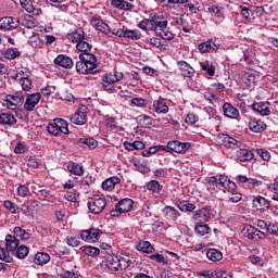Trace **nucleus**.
<instances>
[{"label": "nucleus", "instance_id": "nucleus-1", "mask_svg": "<svg viewBox=\"0 0 278 278\" xmlns=\"http://www.w3.org/2000/svg\"><path fill=\"white\" fill-rule=\"evenodd\" d=\"M142 31H154L155 36L162 38V40H173L175 34L168 28V17L162 12L151 14L149 18H143L137 24Z\"/></svg>", "mask_w": 278, "mask_h": 278}, {"label": "nucleus", "instance_id": "nucleus-2", "mask_svg": "<svg viewBox=\"0 0 278 278\" xmlns=\"http://www.w3.org/2000/svg\"><path fill=\"white\" fill-rule=\"evenodd\" d=\"M76 62V71L80 75H94L97 73V55L94 53H80Z\"/></svg>", "mask_w": 278, "mask_h": 278}, {"label": "nucleus", "instance_id": "nucleus-3", "mask_svg": "<svg viewBox=\"0 0 278 278\" xmlns=\"http://www.w3.org/2000/svg\"><path fill=\"white\" fill-rule=\"evenodd\" d=\"M207 188L214 190V188H219V190H224L227 192H233L237 188L236 182L229 179L227 175H215L208 176L205 178Z\"/></svg>", "mask_w": 278, "mask_h": 278}, {"label": "nucleus", "instance_id": "nucleus-4", "mask_svg": "<svg viewBox=\"0 0 278 278\" xmlns=\"http://www.w3.org/2000/svg\"><path fill=\"white\" fill-rule=\"evenodd\" d=\"M47 131L51 134V136H68V122L64 118H54L47 126Z\"/></svg>", "mask_w": 278, "mask_h": 278}, {"label": "nucleus", "instance_id": "nucleus-5", "mask_svg": "<svg viewBox=\"0 0 278 278\" xmlns=\"http://www.w3.org/2000/svg\"><path fill=\"white\" fill-rule=\"evenodd\" d=\"M190 147H192L190 142H181L179 140L168 141L166 144L167 153H170L172 155L173 153L184 154Z\"/></svg>", "mask_w": 278, "mask_h": 278}, {"label": "nucleus", "instance_id": "nucleus-6", "mask_svg": "<svg viewBox=\"0 0 278 278\" xmlns=\"http://www.w3.org/2000/svg\"><path fill=\"white\" fill-rule=\"evenodd\" d=\"M134 208V200L126 198L121 200L116 206L115 210L111 211V216H121V214H126V212H131Z\"/></svg>", "mask_w": 278, "mask_h": 278}, {"label": "nucleus", "instance_id": "nucleus-7", "mask_svg": "<svg viewBox=\"0 0 278 278\" xmlns=\"http://www.w3.org/2000/svg\"><path fill=\"white\" fill-rule=\"evenodd\" d=\"M23 103H25V96L23 92L7 96L5 105L9 110H18Z\"/></svg>", "mask_w": 278, "mask_h": 278}, {"label": "nucleus", "instance_id": "nucleus-8", "mask_svg": "<svg viewBox=\"0 0 278 278\" xmlns=\"http://www.w3.org/2000/svg\"><path fill=\"white\" fill-rule=\"evenodd\" d=\"M108 205V202L105 201V198H89L88 200V208L92 214H101L103 210H105Z\"/></svg>", "mask_w": 278, "mask_h": 278}, {"label": "nucleus", "instance_id": "nucleus-9", "mask_svg": "<svg viewBox=\"0 0 278 278\" xmlns=\"http://www.w3.org/2000/svg\"><path fill=\"white\" fill-rule=\"evenodd\" d=\"M101 236H103V230L99 228L83 230L80 233L81 240L89 243L99 242V240H101Z\"/></svg>", "mask_w": 278, "mask_h": 278}, {"label": "nucleus", "instance_id": "nucleus-10", "mask_svg": "<svg viewBox=\"0 0 278 278\" xmlns=\"http://www.w3.org/2000/svg\"><path fill=\"white\" fill-rule=\"evenodd\" d=\"M212 218V208L204 206L193 214L195 225H205Z\"/></svg>", "mask_w": 278, "mask_h": 278}, {"label": "nucleus", "instance_id": "nucleus-11", "mask_svg": "<svg viewBox=\"0 0 278 278\" xmlns=\"http://www.w3.org/2000/svg\"><path fill=\"white\" fill-rule=\"evenodd\" d=\"M220 49V42L216 39H208L198 46L200 53H216Z\"/></svg>", "mask_w": 278, "mask_h": 278}, {"label": "nucleus", "instance_id": "nucleus-12", "mask_svg": "<svg viewBox=\"0 0 278 278\" xmlns=\"http://www.w3.org/2000/svg\"><path fill=\"white\" fill-rule=\"evenodd\" d=\"M242 233L248 240H264V238H266V233L251 225H245L242 229Z\"/></svg>", "mask_w": 278, "mask_h": 278}, {"label": "nucleus", "instance_id": "nucleus-13", "mask_svg": "<svg viewBox=\"0 0 278 278\" xmlns=\"http://www.w3.org/2000/svg\"><path fill=\"white\" fill-rule=\"evenodd\" d=\"M21 22L16 17L4 16L0 18V29L2 31H12V29L18 28Z\"/></svg>", "mask_w": 278, "mask_h": 278}, {"label": "nucleus", "instance_id": "nucleus-14", "mask_svg": "<svg viewBox=\"0 0 278 278\" xmlns=\"http://www.w3.org/2000/svg\"><path fill=\"white\" fill-rule=\"evenodd\" d=\"M40 99H42V94H40V92L26 94L24 110L26 112H34V110H36L37 104L40 103Z\"/></svg>", "mask_w": 278, "mask_h": 278}, {"label": "nucleus", "instance_id": "nucleus-15", "mask_svg": "<svg viewBox=\"0 0 278 278\" xmlns=\"http://www.w3.org/2000/svg\"><path fill=\"white\" fill-rule=\"evenodd\" d=\"M115 36L118 38H127L128 40H140L142 38V33L138 29H123L119 28L115 31Z\"/></svg>", "mask_w": 278, "mask_h": 278}, {"label": "nucleus", "instance_id": "nucleus-16", "mask_svg": "<svg viewBox=\"0 0 278 278\" xmlns=\"http://www.w3.org/2000/svg\"><path fill=\"white\" fill-rule=\"evenodd\" d=\"M20 4L25 11L28 12V14H33V16H40V14H42V9H40V5L31 0H20Z\"/></svg>", "mask_w": 278, "mask_h": 278}, {"label": "nucleus", "instance_id": "nucleus-17", "mask_svg": "<svg viewBox=\"0 0 278 278\" xmlns=\"http://www.w3.org/2000/svg\"><path fill=\"white\" fill-rule=\"evenodd\" d=\"M116 76L112 73L106 74L102 77V87L106 92H116Z\"/></svg>", "mask_w": 278, "mask_h": 278}, {"label": "nucleus", "instance_id": "nucleus-18", "mask_svg": "<svg viewBox=\"0 0 278 278\" xmlns=\"http://www.w3.org/2000/svg\"><path fill=\"white\" fill-rule=\"evenodd\" d=\"M153 110L156 114H168V100L160 96L153 101Z\"/></svg>", "mask_w": 278, "mask_h": 278}, {"label": "nucleus", "instance_id": "nucleus-19", "mask_svg": "<svg viewBox=\"0 0 278 278\" xmlns=\"http://www.w3.org/2000/svg\"><path fill=\"white\" fill-rule=\"evenodd\" d=\"M248 126L253 134H263V131L268 129V125H266L264 121L257 118H250Z\"/></svg>", "mask_w": 278, "mask_h": 278}, {"label": "nucleus", "instance_id": "nucleus-20", "mask_svg": "<svg viewBox=\"0 0 278 278\" xmlns=\"http://www.w3.org/2000/svg\"><path fill=\"white\" fill-rule=\"evenodd\" d=\"M177 66L180 71L182 77H187L188 79H192L194 77L197 71L186 61H177Z\"/></svg>", "mask_w": 278, "mask_h": 278}, {"label": "nucleus", "instance_id": "nucleus-21", "mask_svg": "<svg viewBox=\"0 0 278 278\" xmlns=\"http://www.w3.org/2000/svg\"><path fill=\"white\" fill-rule=\"evenodd\" d=\"M53 62L55 66H61V68L71 70L75 66L73 59L66 54H59Z\"/></svg>", "mask_w": 278, "mask_h": 278}, {"label": "nucleus", "instance_id": "nucleus-22", "mask_svg": "<svg viewBox=\"0 0 278 278\" xmlns=\"http://www.w3.org/2000/svg\"><path fill=\"white\" fill-rule=\"evenodd\" d=\"M90 25H92V27L97 29V31H101L105 35L110 34V26L105 24V22H103V20H101L100 17L92 16L90 20Z\"/></svg>", "mask_w": 278, "mask_h": 278}, {"label": "nucleus", "instance_id": "nucleus-23", "mask_svg": "<svg viewBox=\"0 0 278 278\" xmlns=\"http://www.w3.org/2000/svg\"><path fill=\"white\" fill-rule=\"evenodd\" d=\"M223 112L226 118L238 119L240 117V111L232 106V104L229 102H225L223 104Z\"/></svg>", "mask_w": 278, "mask_h": 278}, {"label": "nucleus", "instance_id": "nucleus-24", "mask_svg": "<svg viewBox=\"0 0 278 278\" xmlns=\"http://www.w3.org/2000/svg\"><path fill=\"white\" fill-rule=\"evenodd\" d=\"M252 205L253 207H255V210H260L262 212L270 210V202H268V200H266V198L262 195H257L256 198H254L252 201Z\"/></svg>", "mask_w": 278, "mask_h": 278}, {"label": "nucleus", "instance_id": "nucleus-25", "mask_svg": "<svg viewBox=\"0 0 278 278\" xmlns=\"http://www.w3.org/2000/svg\"><path fill=\"white\" fill-rule=\"evenodd\" d=\"M16 116L12 112L0 113V125H5L7 127H13L16 125Z\"/></svg>", "mask_w": 278, "mask_h": 278}, {"label": "nucleus", "instance_id": "nucleus-26", "mask_svg": "<svg viewBox=\"0 0 278 278\" xmlns=\"http://www.w3.org/2000/svg\"><path fill=\"white\" fill-rule=\"evenodd\" d=\"M67 40H71V42H76L77 45L83 40H86V33L84 31V28H77L67 34Z\"/></svg>", "mask_w": 278, "mask_h": 278}, {"label": "nucleus", "instance_id": "nucleus-27", "mask_svg": "<svg viewBox=\"0 0 278 278\" xmlns=\"http://www.w3.org/2000/svg\"><path fill=\"white\" fill-rule=\"evenodd\" d=\"M111 5L116 8V10H123L124 12H131L136 5L134 3L127 2L125 0H112Z\"/></svg>", "mask_w": 278, "mask_h": 278}, {"label": "nucleus", "instance_id": "nucleus-28", "mask_svg": "<svg viewBox=\"0 0 278 278\" xmlns=\"http://www.w3.org/2000/svg\"><path fill=\"white\" fill-rule=\"evenodd\" d=\"M71 123H73L74 125H86L87 122V113L86 111H81V109H79L71 118H70Z\"/></svg>", "mask_w": 278, "mask_h": 278}, {"label": "nucleus", "instance_id": "nucleus-29", "mask_svg": "<svg viewBox=\"0 0 278 278\" xmlns=\"http://www.w3.org/2000/svg\"><path fill=\"white\" fill-rule=\"evenodd\" d=\"M252 110L261 114V116H268L270 114V108L264 102H254L252 104Z\"/></svg>", "mask_w": 278, "mask_h": 278}, {"label": "nucleus", "instance_id": "nucleus-30", "mask_svg": "<svg viewBox=\"0 0 278 278\" xmlns=\"http://www.w3.org/2000/svg\"><path fill=\"white\" fill-rule=\"evenodd\" d=\"M199 64H200L201 71H203L205 75H208V77H214L216 75V66H214V63L210 61H203V62H200Z\"/></svg>", "mask_w": 278, "mask_h": 278}, {"label": "nucleus", "instance_id": "nucleus-31", "mask_svg": "<svg viewBox=\"0 0 278 278\" xmlns=\"http://www.w3.org/2000/svg\"><path fill=\"white\" fill-rule=\"evenodd\" d=\"M117 184H121V178H118L117 176H112L102 182V190H106L110 192L114 190V188H116Z\"/></svg>", "mask_w": 278, "mask_h": 278}, {"label": "nucleus", "instance_id": "nucleus-32", "mask_svg": "<svg viewBox=\"0 0 278 278\" xmlns=\"http://www.w3.org/2000/svg\"><path fill=\"white\" fill-rule=\"evenodd\" d=\"M18 244H21V241H18V239H16L15 236L12 235H8L5 237V249L7 251H11L14 252L17 250Z\"/></svg>", "mask_w": 278, "mask_h": 278}, {"label": "nucleus", "instance_id": "nucleus-33", "mask_svg": "<svg viewBox=\"0 0 278 278\" xmlns=\"http://www.w3.org/2000/svg\"><path fill=\"white\" fill-rule=\"evenodd\" d=\"M163 214L167 220H177V218L181 216V213L173 206H165L163 208Z\"/></svg>", "mask_w": 278, "mask_h": 278}, {"label": "nucleus", "instance_id": "nucleus-34", "mask_svg": "<svg viewBox=\"0 0 278 278\" xmlns=\"http://www.w3.org/2000/svg\"><path fill=\"white\" fill-rule=\"evenodd\" d=\"M105 266L109 270H119L118 255L106 256Z\"/></svg>", "mask_w": 278, "mask_h": 278}, {"label": "nucleus", "instance_id": "nucleus-35", "mask_svg": "<svg viewBox=\"0 0 278 278\" xmlns=\"http://www.w3.org/2000/svg\"><path fill=\"white\" fill-rule=\"evenodd\" d=\"M34 262L37 266H45V264H49V262H51V256L49 255V253L38 252L35 255Z\"/></svg>", "mask_w": 278, "mask_h": 278}, {"label": "nucleus", "instance_id": "nucleus-36", "mask_svg": "<svg viewBox=\"0 0 278 278\" xmlns=\"http://www.w3.org/2000/svg\"><path fill=\"white\" fill-rule=\"evenodd\" d=\"M28 45H30L33 49H42V47H45V40L40 38L39 34H35L28 38Z\"/></svg>", "mask_w": 278, "mask_h": 278}, {"label": "nucleus", "instance_id": "nucleus-37", "mask_svg": "<svg viewBox=\"0 0 278 278\" xmlns=\"http://www.w3.org/2000/svg\"><path fill=\"white\" fill-rule=\"evenodd\" d=\"M223 141L225 142V147H227V149H240V147H242L241 141L233 139L229 135H224Z\"/></svg>", "mask_w": 278, "mask_h": 278}, {"label": "nucleus", "instance_id": "nucleus-38", "mask_svg": "<svg viewBox=\"0 0 278 278\" xmlns=\"http://www.w3.org/2000/svg\"><path fill=\"white\" fill-rule=\"evenodd\" d=\"M76 144H86L88 149H97V147H99V141H97L92 137H84V138H79L76 141Z\"/></svg>", "mask_w": 278, "mask_h": 278}, {"label": "nucleus", "instance_id": "nucleus-39", "mask_svg": "<svg viewBox=\"0 0 278 278\" xmlns=\"http://www.w3.org/2000/svg\"><path fill=\"white\" fill-rule=\"evenodd\" d=\"M237 157L240 162H251V160H253V151L249 149H240L237 151Z\"/></svg>", "mask_w": 278, "mask_h": 278}, {"label": "nucleus", "instance_id": "nucleus-40", "mask_svg": "<svg viewBox=\"0 0 278 278\" xmlns=\"http://www.w3.org/2000/svg\"><path fill=\"white\" fill-rule=\"evenodd\" d=\"M240 14L244 21H248V23H253V21H255V12L247 7H240Z\"/></svg>", "mask_w": 278, "mask_h": 278}, {"label": "nucleus", "instance_id": "nucleus-41", "mask_svg": "<svg viewBox=\"0 0 278 278\" xmlns=\"http://www.w3.org/2000/svg\"><path fill=\"white\" fill-rule=\"evenodd\" d=\"M206 257L210 262H220L223 260V252L218 249H208L206 252Z\"/></svg>", "mask_w": 278, "mask_h": 278}, {"label": "nucleus", "instance_id": "nucleus-42", "mask_svg": "<svg viewBox=\"0 0 278 278\" xmlns=\"http://www.w3.org/2000/svg\"><path fill=\"white\" fill-rule=\"evenodd\" d=\"M2 55L5 60H16V58H21V51L18 48H8L2 52Z\"/></svg>", "mask_w": 278, "mask_h": 278}, {"label": "nucleus", "instance_id": "nucleus-43", "mask_svg": "<svg viewBox=\"0 0 278 278\" xmlns=\"http://www.w3.org/2000/svg\"><path fill=\"white\" fill-rule=\"evenodd\" d=\"M124 147L126 151H140L144 149V143L142 141H134V142L125 141Z\"/></svg>", "mask_w": 278, "mask_h": 278}, {"label": "nucleus", "instance_id": "nucleus-44", "mask_svg": "<svg viewBox=\"0 0 278 278\" xmlns=\"http://www.w3.org/2000/svg\"><path fill=\"white\" fill-rule=\"evenodd\" d=\"M13 233L16 238L22 239L23 241L29 240L31 238V233L27 232V230L23 229L22 227L16 226L13 229Z\"/></svg>", "mask_w": 278, "mask_h": 278}, {"label": "nucleus", "instance_id": "nucleus-45", "mask_svg": "<svg viewBox=\"0 0 278 278\" xmlns=\"http://www.w3.org/2000/svg\"><path fill=\"white\" fill-rule=\"evenodd\" d=\"M119 270H127L131 266V257L129 255H118Z\"/></svg>", "mask_w": 278, "mask_h": 278}, {"label": "nucleus", "instance_id": "nucleus-46", "mask_svg": "<svg viewBox=\"0 0 278 278\" xmlns=\"http://www.w3.org/2000/svg\"><path fill=\"white\" fill-rule=\"evenodd\" d=\"M67 170L72 175H81L84 173V166H81L78 163L71 162V163L67 164Z\"/></svg>", "mask_w": 278, "mask_h": 278}, {"label": "nucleus", "instance_id": "nucleus-47", "mask_svg": "<svg viewBox=\"0 0 278 278\" xmlns=\"http://www.w3.org/2000/svg\"><path fill=\"white\" fill-rule=\"evenodd\" d=\"M194 231L198 236H210V233H212V228L205 224H198Z\"/></svg>", "mask_w": 278, "mask_h": 278}, {"label": "nucleus", "instance_id": "nucleus-48", "mask_svg": "<svg viewBox=\"0 0 278 278\" xmlns=\"http://www.w3.org/2000/svg\"><path fill=\"white\" fill-rule=\"evenodd\" d=\"M176 25H180L182 31H185V34H192V25H190V23H188V20L180 17L176 21Z\"/></svg>", "mask_w": 278, "mask_h": 278}, {"label": "nucleus", "instance_id": "nucleus-49", "mask_svg": "<svg viewBox=\"0 0 278 278\" xmlns=\"http://www.w3.org/2000/svg\"><path fill=\"white\" fill-rule=\"evenodd\" d=\"M86 39H83L81 41H79L76 45V49L80 52V53H90V51H92V45H90L89 42L85 41Z\"/></svg>", "mask_w": 278, "mask_h": 278}, {"label": "nucleus", "instance_id": "nucleus-50", "mask_svg": "<svg viewBox=\"0 0 278 278\" xmlns=\"http://www.w3.org/2000/svg\"><path fill=\"white\" fill-rule=\"evenodd\" d=\"M137 251H141L142 253H153L154 249L151 242L141 241L137 245Z\"/></svg>", "mask_w": 278, "mask_h": 278}, {"label": "nucleus", "instance_id": "nucleus-51", "mask_svg": "<svg viewBox=\"0 0 278 278\" xmlns=\"http://www.w3.org/2000/svg\"><path fill=\"white\" fill-rule=\"evenodd\" d=\"M239 181H241V184H249V186H262V180H257L255 178H248L245 175H240Z\"/></svg>", "mask_w": 278, "mask_h": 278}, {"label": "nucleus", "instance_id": "nucleus-52", "mask_svg": "<svg viewBox=\"0 0 278 278\" xmlns=\"http://www.w3.org/2000/svg\"><path fill=\"white\" fill-rule=\"evenodd\" d=\"M15 251L18 260H25L29 255V248L27 245H20Z\"/></svg>", "mask_w": 278, "mask_h": 278}, {"label": "nucleus", "instance_id": "nucleus-53", "mask_svg": "<svg viewBox=\"0 0 278 278\" xmlns=\"http://www.w3.org/2000/svg\"><path fill=\"white\" fill-rule=\"evenodd\" d=\"M83 251L85 255H89V257H97V255L101 253V250H99V248L90 247V245L84 247Z\"/></svg>", "mask_w": 278, "mask_h": 278}, {"label": "nucleus", "instance_id": "nucleus-54", "mask_svg": "<svg viewBox=\"0 0 278 278\" xmlns=\"http://www.w3.org/2000/svg\"><path fill=\"white\" fill-rule=\"evenodd\" d=\"M178 208L180 212H194L197 210V206L188 201H182L178 204Z\"/></svg>", "mask_w": 278, "mask_h": 278}, {"label": "nucleus", "instance_id": "nucleus-55", "mask_svg": "<svg viewBox=\"0 0 278 278\" xmlns=\"http://www.w3.org/2000/svg\"><path fill=\"white\" fill-rule=\"evenodd\" d=\"M148 190H151L152 192H155L156 194H160L162 192V185H160L156 180H151L147 185Z\"/></svg>", "mask_w": 278, "mask_h": 278}, {"label": "nucleus", "instance_id": "nucleus-56", "mask_svg": "<svg viewBox=\"0 0 278 278\" xmlns=\"http://www.w3.org/2000/svg\"><path fill=\"white\" fill-rule=\"evenodd\" d=\"M20 86H22V90H24V92H29V90H31V87L34 86V81L30 77H27L23 80H20Z\"/></svg>", "mask_w": 278, "mask_h": 278}, {"label": "nucleus", "instance_id": "nucleus-57", "mask_svg": "<svg viewBox=\"0 0 278 278\" xmlns=\"http://www.w3.org/2000/svg\"><path fill=\"white\" fill-rule=\"evenodd\" d=\"M17 81H23V79H27V77H31V72H29L26 67H20L17 68Z\"/></svg>", "mask_w": 278, "mask_h": 278}, {"label": "nucleus", "instance_id": "nucleus-58", "mask_svg": "<svg viewBox=\"0 0 278 278\" xmlns=\"http://www.w3.org/2000/svg\"><path fill=\"white\" fill-rule=\"evenodd\" d=\"M185 123L187 125H197V123H199V115L189 112L186 116H185Z\"/></svg>", "mask_w": 278, "mask_h": 278}, {"label": "nucleus", "instance_id": "nucleus-59", "mask_svg": "<svg viewBox=\"0 0 278 278\" xmlns=\"http://www.w3.org/2000/svg\"><path fill=\"white\" fill-rule=\"evenodd\" d=\"M131 104L136 108H147V105H149V100L144 98H132Z\"/></svg>", "mask_w": 278, "mask_h": 278}, {"label": "nucleus", "instance_id": "nucleus-60", "mask_svg": "<svg viewBox=\"0 0 278 278\" xmlns=\"http://www.w3.org/2000/svg\"><path fill=\"white\" fill-rule=\"evenodd\" d=\"M146 40H147V42H149V45H151V47H154L155 49H162V47H163L161 38L149 37Z\"/></svg>", "mask_w": 278, "mask_h": 278}, {"label": "nucleus", "instance_id": "nucleus-61", "mask_svg": "<svg viewBox=\"0 0 278 278\" xmlns=\"http://www.w3.org/2000/svg\"><path fill=\"white\" fill-rule=\"evenodd\" d=\"M27 151H29V147L23 142H18L14 149L16 155H23V153H27Z\"/></svg>", "mask_w": 278, "mask_h": 278}, {"label": "nucleus", "instance_id": "nucleus-62", "mask_svg": "<svg viewBox=\"0 0 278 278\" xmlns=\"http://www.w3.org/2000/svg\"><path fill=\"white\" fill-rule=\"evenodd\" d=\"M0 260H2L3 262H5L7 264L12 263V257L10 255V251L0 248Z\"/></svg>", "mask_w": 278, "mask_h": 278}, {"label": "nucleus", "instance_id": "nucleus-63", "mask_svg": "<svg viewBox=\"0 0 278 278\" xmlns=\"http://www.w3.org/2000/svg\"><path fill=\"white\" fill-rule=\"evenodd\" d=\"M150 260H153V262H156L157 264H168V261L166 260V257H164V255L160 254V253H155L149 256Z\"/></svg>", "mask_w": 278, "mask_h": 278}, {"label": "nucleus", "instance_id": "nucleus-64", "mask_svg": "<svg viewBox=\"0 0 278 278\" xmlns=\"http://www.w3.org/2000/svg\"><path fill=\"white\" fill-rule=\"evenodd\" d=\"M62 278H79V271H63L61 274Z\"/></svg>", "mask_w": 278, "mask_h": 278}]
</instances>
